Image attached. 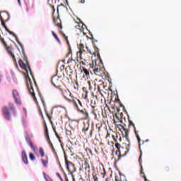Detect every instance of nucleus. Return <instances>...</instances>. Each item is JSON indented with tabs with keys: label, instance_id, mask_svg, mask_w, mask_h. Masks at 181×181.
Listing matches in <instances>:
<instances>
[{
	"label": "nucleus",
	"instance_id": "1",
	"mask_svg": "<svg viewBox=\"0 0 181 181\" xmlns=\"http://www.w3.org/2000/svg\"><path fill=\"white\" fill-rule=\"evenodd\" d=\"M8 107L4 106L1 108V112H2V115L6 120L11 121L12 115H11L10 110L11 111L13 116H16V109L14 103H13L11 102H9L8 103Z\"/></svg>",
	"mask_w": 181,
	"mask_h": 181
},
{
	"label": "nucleus",
	"instance_id": "2",
	"mask_svg": "<svg viewBox=\"0 0 181 181\" xmlns=\"http://www.w3.org/2000/svg\"><path fill=\"white\" fill-rule=\"evenodd\" d=\"M115 147L118 149V152H119L118 158L120 159L122 156H126V155L129 152L130 141L129 140H127V141L125 143H122V145L119 143H116Z\"/></svg>",
	"mask_w": 181,
	"mask_h": 181
},
{
	"label": "nucleus",
	"instance_id": "3",
	"mask_svg": "<svg viewBox=\"0 0 181 181\" xmlns=\"http://www.w3.org/2000/svg\"><path fill=\"white\" fill-rule=\"evenodd\" d=\"M62 93L67 102L71 103L74 107L78 108L77 106V101H78V99L74 96V95L69 90L63 91Z\"/></svg>",
	"mask_w": 181,
	"mask_h": 181
},
{
	"label": "nucleus",
	"instance_id": "4",
	"mask_svg": "<svg viewBox=\"0 0 181 181\" xmlns=\"http://www.w3.org/2000/svg\"><path fill=\"white\" fill-rule=\"evenodd\" d=\"M86 49L90 54H92V52L88 50V47H85L84 45L83 44L79 45L78 46L79 51L77 52V56H79L80 59H83L84 62L88 61V59L90 58L89 57H86L88 53Z\"/></svg>",
	"mask_w": 181,
	"mask_h": 181
},
{
	"label": "nucleus",
	"instance_id": "5",
	"mask_svg": "<svg viewBox=\"0 0 181 181\" xmlns=\"http://www.w3.org/2000/svg\"><path fill=\"white\" fill-rule=\"evenodd\" d=\"M51 82L55 88H57L61 91V93H64V90L62 88V86L64 85V81L62 77L53 76L51 78Z\"/></svg>",
	"mask_w": 181,
	"mask_h": 181
},
{
	"label": "nucleus",
	"instance_id": "6",
	"mask_svg": "<svg viewBox=\"0 0 181 181\" xmlns=\"http://www.w3.org/2000/svg\"><path fill=\"white\" fill-rule=\"evenodd\" d=\"M76 106L78 107H75V108L76 109V110L78 112L83 114V119H88L89 117V114L87 112V110H86V108L83 107V103H81V101L79 99H78V101L76 103Z\"/></svg>",
	"mask_w": 181,
	"mask_h": 181
},
{
	"label": "nucleus",
	"instance_id": "7",
	"mask_svg": "<svg viewBox=\"0 0 181 181\" xmlns=\"http://www.w3.org/2000/svg\"><path fill=\"white\" fill-rule=\"evenodd\" d=\"M54 25L57 26L60 33L62 34V37L66 40V43L69 45V41L68 39V36H66L64 33L62 32V20L59 18V16H57V18L54 19Z\"/></svg>",
	"mask_w": 181,
	"mask_h": 181
},
{
	"label": "nucleus",
	"instance_id": "8",
	"mask_svg": "<svg viewBox=\"0 0 181 181\" xmlns=\"http://www.w3.org/2000/svg\"><path fill=\"white\" fill-rule=\"evenodd\" d=\"M0 40L3 43L4 46L5 47L6 50L8 52V54L11 57L13 61L14 62H16V57H15L14 54L13 53V47L11 46L7 45L6 42H5L4 39L1 37V35H0Z\"/></svg>",
	"mask_w": 181,
	"mask_h": 181
},
{
	"label": "nucleus",
	"instance_id": "9",
	"mask_svg": "<svg viewBox=\"0 0 181 181\" xmlns=\"http://www.w3.org/2000/svg\"><path fill=\"white\" fill-rule=\"evenodd\" d=\"M92 69L93 73L98 76H102L104 74L105 69L103 66L97 64L96 62H93Z\"/></svg>",
	"mask_w": 181,
	"mask_h": 181
},
{
	"label": "nucleus",
	"instance_id": "10",
	"mask_svg": "<svg viewBox=\"0 0 181 181\" xmlns=\"http://www.w3.org/2000/svg\"><path fill=\"white\" fill-rule=\"evenodd\" d=\"M119 110H120L119 108H117L116 111H113L112 112V117H113V120H114L115 123L123 122L122 119H123L124 114H123V112L120 113Z\"/></svg>",
	"mask_w": 181,
	"mask_h": 181
},
{
	"label": "nucleus",
	"instance_id": "11",
	"mask_svg": "<svg viewBox=\"0 0 181 181\" xmlns=\"http://www.w3.org/2000/svg\"><path fill=\"white\" fill-rule=\"evenodd\" d=\"M18 64L19 66L24 69L27 74H28V71L31 72V69L29 65V62L27 59H24V62L22 59L18 60Z\"/></svg>",
	"mask_w": 181,
	"mask_h": 181
},
{
	"label": "nucleus",
	"instance_id": "12",
	"mask_svg": "<svg viewBox=\"0 0 181 181\" xmlns=\"http://www.w3.org/2000/svg\"><path fill=\"white\" fill-rule=\"evenodd\" d=\"M98 92L102 97L107 96L109 93L107 86L104 84H100L98 86Z\"/></svg>",
	"mask_w": 181,
	"mask_h": 181
},
{
	"label": "nucleus",
	"instance_id": "13",
	"mask_svg": "<svg viewBox=\"0 0 181 181\" xmlns=\"http://www.w3.org/2000/svg\"><path fill=\"white\" fill-rule=\"evenodd\" d=\"M65 165L69 173L72 174L74 173V172H76V168L74 163L69 161L67 159H65Z\"/></svg>",
	"mask_w": 181,
	"mask_h": 181
},
{
	"label": "nucleus",
	"instance_id": "14",
	"mask_svg": "<svg viewBox=\"0 0 181 181\" xmlns=\"http://www.w3.org/2000/svg\"><path fill=\"white\" fill-rule=\"evenodd\" d=\"M12 95H13V98L14 99L15 103L18 105H21L22 101H21V98L19 92L17 90H13Z\"/></svg>",
	"mask_w": 181,
	"mask_h": 181
},
{
	"label": "nucleus",
	"instance_id": "15",
	"mask_svg": "<svg viewBox=\"0 0 181 181\" xmlns=\"http://www.w3.org/2000/svg\"><path fill=\"white\" fill-rule=\"evenodd\" d=\"M117 127L121 132L122 136L127 139V141H129V129H125L122 124H117Z\"/></svg>",
	"mask_w": 181,
	"mask_h": 181
},
{
	"label": "nucleus",
	"instance_id": "16",
	"mask_svg": "<svg viewBox=\"0 0 181 181\" xmlns=\"http://www.w3.org/2000/svg\"><path fill=\"white\" fill-rule=\"evenodd\" d=\"M26 84L28 86L29 93H30L31 96L33 97L34 101H36L37 98L35 97V93L34 92L33 86V84H32V81H31L30 78L28 79V81L26 82Z\"/></svg>",
	"mask_w": 181,
	"mask_h": 181
},
{
	"label": "nucleus",
	"instance_id": "17",
	"mask_svg": "<svg viewBox=\"0 0 181 181\" xmlns=\"http://www.w3.org/2000/svg\"><path fill=\"white\" fill-rule=\"evenodd\" d=\"M129 123L130 125H132L134 127V132H135V135L136 136V139H137V141H138V144H139V146H141V137L139 134V132L136 131V126H135V124L131 121V120H129Z\"/></svg>",
	"mask_w": 181,
	"mask_h": 181
},
{
	"label": "nucleus",
	"instance_id": "18",
	"mask_svg": "<svg viewBox=\"0 0 181 181\" xmlns=\"http://www.w3.org/2000/svg\"><path fill=\"white\" fill-rule=\"evenodd\" d=\"M28 145L31 148L32 151L34 152L35 155L38 156V148L33 145V143L32 141H28Z\"/></svg>",
	"mask_w": 181,
	"mask_h": 181
},
{
	"label": "nucleus",
	"instance_id": "19",
	"mask_svg": "<svg viewBox=\"0 0 181 181\" xmlns=\"http://www.w3.org/2000/svg\"><path fill=\"white\" fill-rule=\"evenodd\" d=\"M0 21L1 22V25L5 28V30L7 31L10 35L16 36L13 33L9 31V30L7 28L6 23H4V19L1 16H0Z\"/></svg>",
	"mask_w": 181,
	"mask_h": 181
},
{
	"label": "nucleus",
	"instance_id": "20",
	"mask_svg": "<svg viewBox=\"0 0 181 181\" xmlns=\"http://www.w3.org/2000/svg\"><path fill=\"white\" fill-rule=\"evenodd\" d=\"M92 90V86H91V82L90 81H87V84L86 85V87H83V90L86 93V94H88V90Z\"/></svg>",
	"mask_w": 181,
	"mask_h": 181
},
{
	"label": "nucleus",
	"instance_id": "21",
	"mask_svg": "<svg viewBox=\"0 0 181 181\" xmlns=\"http://www.w3.org/2000/svg\"><path fill=\"white\" fill-rule=\"evenodd\" d=\"M45 111L46 116L49 119V121L50 124L52 126V129H53L54 132V133L57 132L56 128L54 127V126H53V122L52 120V116L49 114V112L46 110V109H45Z\"/></svg>",
	"mask_w": 181,
	"mask_h": 181
},
{
	"label": "nucleus",
	"instance_id": "22",
	"mask_svg": "<svg viewBox=\"0 0 181 181\" xmlns=\"http://www.w3.org/2000/svg\"><path fill=\"white\" fill-rule=\"evenodd\" d=\"M43 123H44V125H45V134L47 137V141H50V138H49V136L48 128H47V123H46L45 120L43 121Z\"/></svg>",
	"mask_w": 181,
	"mask_h": 181
},
{
	"label": "nucleus",
	"instance_id": "23",
	"mask_svg": "<svg viewBox=\"0 0 181 181\" xmlns=\"http://www.w3.org/2000/svg\"><path fill=\"white\" fill-rule=\"evenodd\" d=\"M98 173V176H100V177H102L103 179H105L106 176V171L105 168H103L102 170H99Z\"/></svg>",
	"mask_w": 181,
	"mask_h": 181
},
{
	"label": "nucleus",
	"instance_id": "24",
	"mask_svg": "<svg viewBox=\"0 0 181 181\" xmlns=\"http://www.w3.org/2000/svg\"><path fill=\"white\" fill-rule=\"evenodd\" d=\"M79 89V84H78V81H76L75 83H72V88H71V90L73 91H78Z\"/></svg>",
	"mask_w": 181,
	"mask_h": 181
},
{
	"label": "nucleus",
	"instance_id": "25",
	"mask_svg": "<svg viewBox=\"0 0 181 181\" xmlns=\"http://www.w3.org/2000/svg\"><path fill=\"white\" fill-rule=\"evenodd\" d=\"M39 155L40 158H46L47 159L48 158L47 156H45V150L42 147L39 148Z\"/></svg>",
	"mask_w": 181,
	"mask_h": 181
},
{
	"label": "nucleus",
	"instance_id": "26",
	"mask_svg": "<svg viewBox=\"0 0 181 181\" xmlns=\"http://www.w3.org/2000/svg\"><path fill=\"white\" fill-rule=\"evenodd\" d=\"M66 10V7L64 4H60L57 6V13H63Z\"/></svg>",
	"mask_w": 181,
	"mask_h": 181
},
{
	"label": "nucleus",
	"instance_id": "27",
	"mask_svg": "<svg viewBox=\"0 0 181 181\" xmlns=\"http://www.w3.org/2000/svg\"><path fill=\"white\" fill-rule=\"evenodd\" d=\"M94 50H95V52H93V54L96 55L98 57V58H99L100 62H102V59H101L100 54L99 52V49L96 46H94Z\"/></svg>",
	"mask_w": 181,
	"mask_h": 181
},
{
	"label": "nucleus",
	"instance_id": "28",
	"mask_svg": "<svg viewBox=\"0 0 181 181\" xmlns=\"http://www.w3.org/2000/svg\"><path fill=\"white\" fill-rule=\"evenodd\" d=\"M89 127H90V124H84V126H83V129H82V132H83L84 134H86V132L88 131Z\"/></svg>",
	"mask_w": 181,
	"mask_h": 181
},
{
	"label": "nucleus",
	"instance_id": "29",
	"mask_svg": "<svg viewBox=\"0 0 181 181\" xmlns=\"http://www.w3.org/2000/svg\"><path fill=\"white\" fill-rule=\"evenodd\" d=\"M104 112L105 114L108 113L110 112V113L113 112H112V110L107 106V104H105V106L104 107Z\"/></svg>",
	"mask_w": 181,
	"mask_h": 181
},
{
	"label": "nucleus",
	"instance_id": "30",
	"mask_svg": "<svg viewBox=\"0 0 181 181\" xmlns=\"http://www.w3.org/2000/svg\"><path fill=\"white\" fill-rule=\"evenodd\" d=\"M52 34L54 36V37L57 40V41L59 43H61V41H60L59 38L58 37L57 35L54 31H52Z\"/></svg>",
	"mask_w": 181,
	"mask_h": 181
},
{
	"label": "nucleus",
	"instance_id": "31",
	"mask_svg": "<svg viewBox=\"0 0 181 181\" xmlns=\"http://www.w3.org/2000/svg\"><path fill=\"white\" fill-rule=\"evenodd\" d=\"M21 158H22V159H28V156H27V153H25V151H23L21 152Z\"/></svg>",
	"mask_w": 181,
	"mask_h": 181
},
{
	"label": "nucleus",
	"instance_id": "32",
	"mask_svg": "<svg viewBox=\"0 0 181 181\" xmlns=\"http://www.w3.org/2000/svg\"><path fill=\"white\" fill-rule=\"evenodd\" d=\"M81 72H83L86 76H88L90 74L88 69H86L85 67L81 68Z\"/></svg>",
	"mask_w": 181,
	"mask_h": 181
},
{
	"label": "nucleus",
	"instance_id": "33",
	"mask_svg": "<svg viewBox=\"0 0 181 181\" xmlns=\"http://www.w3.org/2000/svg\"><path fill=\"white\" fill-rule=\"evenodd\" d=\"M44 168H47V165H48V160L45 159V160H41Z\"/></svg>",
	"mask_w": 181,
	"mask_h": 181
},
{
	"label": "nucleus",
	"instance_id": "34",
	"mask_svg": "<svg viewBox=\"0 0 181 181\" xmlns=\"http://www.w3.org/2000/svg\"><path fill=\"white\" fill-rule=\"evenodd\" d=\"M86 152L87 155H88L89 156H93V152L90 148H86Z\"/></svg>",
	"mask_w": 181,
	"mask_h": 181
},
{
	"label": "nucleus",
	"instance_id": "35",
	"mask_svg": "<svg viewBox=\"0 0 181 181\" xmlns=\"http://www.w3.org/2000/svg\"><path fill=\"white\" fill-rule=\"evenodd\" d=\"M82 166H84L86 168V166H89L90 165L88 164V160H82Z\"/></svg>",
	"mask_w": 181,
	"mask_h": 181
},
{
	"label": "nucleus",
	"instance_id": "36",
	"mask_svg": "<svg viewBox=\"0 0 181 181\" xmlns=\"http://www.w3.org/2000/svg\"><path fill=\"white\" fill-rule=\"evenodd\" d=\"M66 134L67 136H69V138H72V132L69 129H66Z\"/></svg>",
	"mask_w": 181,
	"mask_h": 181
},
{
	"label": "nucleus",
	"instance_id": "37",
	"mask_svg": "<svg viewBox=\"0 0 181 181\" xmlns=\"http://www.w3.org/2000/svg\"><path fill=\"white\" fill-rule=\"evenodd\" d=\"M84 168H85V170L86 172H88V173H90V165H87V166H86Z\"/></svg>",
	"mask_w": 181,
	"mask_h": 181
},
{
	"label": "nucleus",
	"instance_id": "38",
	"mask_svg": "<svg viewBox=\"0 0 181 181\" xmlns=\"http://www.w3.org/2000/svg\"><path fill=\"white\" fill-rule=\"evenodd\" d=\"M146 142H149V139H146L145 141H142V144H141V140L140 144H139V148H141V145H144V144H146Z\"/></svg>",
	"mask_w": 181,
	"mask_h": 181
},
{
	"label": "nucleus",
	"instance_id": "39",
	"mask_svg": "<svg viewBox=\"0 0 181 181\" xmlns=\"http://www.w3.org/2000/svg\"><path fill=\"white\" fill-rule=\"evenodd\" d=\"M56 175L57 176V177H59V180L64 181V180H63V178H62V175H61L60 173H56Z\"/></svg>",
	"mask_w": 181,
	"mask_h": 181
},
{
	"label": "nucleus",
	"instance_id": "40",
	"mask_svg": "<svg viewBox=\"0 0 181 181\" xmlns=\"http://www.w3.org/2000/svg\"><path fill=\"white\" fill-rule=\"evenodd\" d=\"M29 158L30 159H35V155L32 153H29Z\"/></svg>",
	"mask_w": 181,
	"mask_h": 181
},
{
	"label": "nucleus",
	"instance_id": "41",
	"mask_svg": "<svg viewBox=\"0 0 181 181\" xmlns=\"http://www.w3.org/2000/svg\"><path fill=\"white\" fill-rule=\"evenodd\" d=\"M71 63H74V65H76L77 62H78V60L76 59V60H74L73 59H71Z\"/></svg>",
	"mask_w": 181,
	"mask_h": 181
},
{
	"label": "nucleus",
	"instance_id": "42",
	"mask_svg": "<svg viewBox=\"0 0 181 181\" xmlns=\"http://www.w3.org/2000/svg\"><path fill=\"white\" fill-rule=\"evenodd\" d=\"M56 110H57V107H52V110H51V115H53L54 111Z\"/></svg>",
	"mask_w": 181,
	"mask_h": 181
},
{
	"label": "nucleus",
	"instance_id": "43",
	"mask_svg": "<svg viewBox=\"0 0 181 181\" xmlns=\"http://www.w3.org/2000/svg\"><path fill=\"white\" fill-rule=\"evenodd\" d=\"M23 163H25V165L28 164V159H23Z\"/></svg>",
	"mask_w": 181,
	"mask_h": 181
},
{
	"label": "nucleus",
	"instance_id": "44",
	"mask_svg": "<svg viewBox=\"0 0 181 181\" xmlns=\"http://www.w3.org/2000/svg\"><path fill=\"white\" fill-rule=\"evenodd\" d=\"M54 134L57 136V139H60V136H59V134L57 133V132H55Z\"/></svg>",
	"mask_w": 181,
	"mask_h": 181
},
{
	"label": "nucleus",
	"instance_id": "45",
	"mask_svg": "<svg viewBox=\"0 0 181 181\" xmlns=\"http://www.w3.org/2000/svg\"><path fill=\"white\" fill-rule=\"evenodd\" d=\"M41 100H42V103L43 106H44L45 107H46V103H45V100H42V99H41Z\"/></svg>",
	"mask_w": 181,
	"mask_h": 181
},
{
	"label": "nucleus",
	"instance_id": "46",
	"mask_svg": "<svg viewBox=\"0 0 181 181\" xmlns=\"http://www.w3.org/2000/svg\"><path fill=\"white\" fill-rule=\"evenodd\" d=\"M40 115H41L42 118L45 119L42 111L41 110H40Z\"/></svg>",
	"mask_w": 181,
	"mask_h": 181
},
{
	"label": "nucleus",
	"instance_id": "47",
	"mask_svg": "<svg viewBox=\"0 0 181 181\" xmlns=\"http://www.w3.org/2000/svg\"><path fill=\"white\" fill-rule=\"evenodd\" d=\"M57 1H59L60 0H52V3L56 4V3H57Z\"/></svg>",
	"mask_w": 181,
	"mask_h": 181
},
{
	"label": "nucleus",
	"instance_id": "48",
	"mask_svg": "<svg viewBox=\"0 0 181 181\" xmlns=\"http://www.w3.org/2000/svg\"><path fill=\"white\" fill-rule=\"evenodd\" d=\"M93 177L94 180L98 178L96 175H93Z\"/></svg>",
	"mask_w": 181,
	"mask_h": 181
},
{
	"label": "nucleus",
	"instance_id": "49",
	"mask_svg": "<svg viewBox=\"0 0 181 181\" xmlns=\"http://www.w3.org/2000/svg\"><path fill=\"white\" fill-rule=\"evenodd\" d=\"M92 113H93L95 117H97V114L95 113V110H93V111H92Z\"/></svg>",
	"mask_w": 181,
	"mask_h": 181
},
{
	"label": "nucleus",
	"instance_id": "50",
	"mask_svg": "<svg viewBox=\"0 0 181 181\" xmlns=\"http://www.w3.org/2000/svg\"><path fill=\"white\" fill-rule=\"evenodd\" d=\"M34 6H35L34 3L32 2V3H31V5H30V7H31V8H34Z\"/></svg>",
	"mask_w": 181,
	"mask_h": 181
},
{
	"label": "nucleus",
	"instance_id": "51",
	"mask_svg": "<svg viewBox=\"0 0 181 181\" xmlns=\"http://www.w3.org/2000/svg\"><path fill=\"white\" fill-rule=\"evenodd\" d=\"M46 180L47 181H53L52 180H51V178L48 177V178H46Z\"/></svg>",
	"mask_w": 181,
	"mask_h": 181
},
{
	"label": "nucleus",
	"instance_id": "52",
	"mask_svg": "<svg viewBox=\"0 0 181 181\" xmlns=\"http://www.w3.org/2000/svg\"><path fill=\"white\" fill-rule=\"evenodd\" d=\"M70 54H71V52H69V53L66 55V57H68Z\"/></svg>",
	"mask_w": 181,
	"mask_h": 181
},
{
	"label": "nucleus",
	"instance_id": "53",
	"mask_svg": "<svg viewBox=\"0 0 181 181\" xmlns=\"http://www.w3.org/2000/svg\"><path fill=\"white\" fill-rule=\"evenodd\" d=\"M19 5H21V0H17Z\"/></svg>",
	"mask_w": 181,
	"mask_h": 181
},
{
	"label": "nucleus",
	"instance_id": "54",
	"mask_svg": "<svg viewBox=\"0 0 181 181\" xmlns=\"http://www.w3.org/2000/svg\"><path fill=\"white\" fill-rule=\"evenodd\" d=\"M94 181H98V177L95 178V179L94 180Z\"/></svg>",
	"mask_w": 181,
	"mask_h": 181
},
{
	"label": "nucleus",
	"instance_id": "55",
	"mask_svg": "<svg viewBox=\"0 0 181 181\" xmlns=\"http://www.w3.org/2000/svg\"><path fill=\"white\" fill-rule=\"evenodd\" d=\"M65 181H69L67 177L65 178Z\"/></svg>",
	"mask_w": 181,
	"mask_h": 181
},
{
	"label": "nucleus",
	"instance_id": "56",
	"mask_svg": "<svg viewBox=\"0 0 181 181\" xmlns=\"http://www.w3.org/2000/svg\"><path fill=\"white\" fill-rule=\"evenodd\" d=\"M72 179H73V181H76L75 178L74 177V176H72Z\"/></svg>",
	"mask_w": 181,
	"mask_h": 181
},
{
	"label": "nucleus",
	"instance_id": "57",
	"mask_svg": "<svg viewBox=\"0 0 181 181\" xmlns=\"http://www.w3.org/2000/svg\"><path fill=\"white\" fill-rule=\"evenodd\" d=\"M92 134H93V132H92V131H90V136H92Z\"/></svg>",
	"mask_w": 181,
	"mask_h": 181
},
{
	"label": "nucleus",
	"instance_id": "58",
	"mask_svg": "<svg viewBox=\"0 0 181 181\" xmlns=\"http://www.w3.org/2000/svg\"><path fill=\"white\" fill-rule=\"evenodd\" d=\"M1 81V75L0 74V83Z\"/></svg>",
	"mask_w": 181,
	"mask_h": 181
},
{
	"label": "nucleus",
	"instance_id": "59",
	"mask_svg": "<svg viewBox=\"0 0 181 181\" xmlns=\"http://www.w3.org/2000/svg\"><path fill=\"white\" fill-rule=\"evenodd\" d=\"M95 98H96V99H98V95H95Z\"/></svg>",
	"mask_w": 181,
	"mask_h": 181
},
{
	"label": "nucleus",
	"instance_id": "60",
	"mask_svg": "<svg viewBox=\"0 0 181 181\" xmlns=\"http://www.w3.org/2000/svg\"><path fill=\"white\" fill-rule=\"evenodd\" d=\"M7 17H8V14H5Z\"/></svg>",
	"mask_w": 181,
	"mask_h": 181
},
{
	"label": "nucleus",
	"instance_id": "61",
	"mask_svg": "<svg viewBox=\"0 0 181 181\" xmlns=\"http://www.w3.org/2000/svg\"><path fill=\"white\" fill-rule=\"evenodd\" d=\"M103 112H104V110H102V113L103 114Z\"/></svg>",
	"mask_w": 181,
	"mask_h": 181
},
{
	"label": "nucleus",
	"instance_id": "62",
	"mask_svg": "<svg viewBox=\"0 0 181 181\" xmlns=\"http://www.w3.org/2000/svg\"><path fill=\"white\" fill-rule=\"evenodd\" d=\"M62 66L63 68H64L65 66H64V65H62Z\"/></svg>",
	"mask_w": 181,
	"mask_h": 181
},
{
	"label": "nucleus",
	"instance_id": "63",
	"mask_svg": "<svg viewBox=\"0 0 181 181\" xmlns=\"http://www.w3.org/2000/svg\"><path fill=\"white\" fill-rule=\"evenodd\" d=\"M139 159H141V156H140Z\"/></svg>",
	"mask_w": 181,
	"mask_h": 181
},
{
	"label": "nucleus",
	"instance_id": "64",
	"mask_svg": "<svg viewBox=\"0 0 181 181\" xmlns=\"http://www.w3.org/2000/svg\"><path fill=\"white\" fill-rule=\"evenodd\" d=\"M81 24L82 25V26L83 25V23H81Z\"/></svg>",
	"mask_w": 181,
	"mask_h": 181
}]
</instances>
